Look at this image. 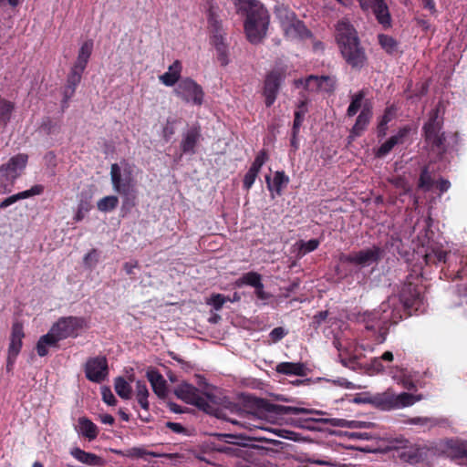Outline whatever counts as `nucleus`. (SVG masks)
Returning a JSON list of instances; mask_svg holds the SVG:
<instances>
[{
    "label": "nucleus",
    "mask_w": 467,
    "mask_h": 467,
    "mask_svg": "<svg viewBox=\"0 0 467 467\" xmlns=\"http://www.w3.org/2000/svg\"><path fill=\"white\" fill-rule=\"evenodd\" d=\"M265 181L267 183V188L270 192H275L277 194H280L283 188H285L288 182L289 178L283 171H276L274 175L273 181L269 176L265 177Z\"/></svg>",
    "instance_id": "393cba45"
},
{
    "label": "nucleus",
    "mask_w": 467,
    "mask_h": 467,
    "mask_svg": "<svg viewBox=\"0 0 467 467\" xmlns=\"http://www.w3.org/2000/svg\"><path fill=\"white\" fill-rule=\"evenodd\" d=\"M303 119H302V117H295L293 133L297 134V132L299 131V128L303 122Z\"/></svg>",
    "instance_id": "680f3d73"
},
{
    "label": "nucleus",
    "mask_w": 467,
    "mask_h": 467,
    "mask_svg": "<svg viewBox=\"0 0 467 467\" xmlns=\"http://www.w3.org/2000/svg\"><path fill=\"white\" fill-rule=\"evenodd\" d=\"M85 373L88 379L99 383L108 376V362L105 357L89 358L85 366Z\"/></svg>",
    "instance_id": "f8f14e48"
},
{
    "label": "nucleus",
    "mask_w": 467,
    "mask_h": 467,
    "mask_svg": "<svg viewBox=\"0 0 467 467\" xmlns=\"http://www.w3.org/2000/svg\"><path fill=\"white\" fill-rule=\"evenodd\" d=\"M75 429L79 435L87 438L88 441L95 440L99 433L97 426L86 417L78 418Z\"/></svg>",
    "instance_id": "aec40b11"
},
{
    "label": "nucleus",
    "mask_w": 467,
    "mask_h": 467,
    "mask_svg": "<svg viewBox=\"0 0 467 467\" xmlns=\"http://www.w3.org/2000/svg\"><path fill=\"white\" fill-rule=\"evenodd\" d=\"M362 99H363L362 93H358L353 97L352 101L348 109V115L349 117L354 116L358 111V109L361 108Z\"/></svg>",
    "instance_id": "a19ab883"
},
{
    "label": "nucleus",
    "mask_w": 467,
    "mask_h": 467,
    "mask_svg": "<svg viewBox=\"0 0 467 467\" xmlns=\"http://www.w3.org/2000/svg\"><path fill=\"white\" fill-rule=\"evenodd\" d=\"M26 195H27L26 192H19V193L14 194L12 196H9L2 201V202L0 203V208L5 209V208L14 204L15 202H16L19 200L26 199Z\"/></svg>",
    "instance_id": "49530a36"
},
{
    "label": "nucleus",
    "mask_w": 467,
    "mask_h": 467,
    "mask_svg": "<svg viewBox=\"0 0 467 467\" xmlns=\"http://www.w3.org/2000/svg\"><path fill=\"white\" fill-rule=\"evenodd\" d=\"M60 340L50 328L49 331L40 337L36 343V352L38 356L45 357L48 354L50 348H54L57 347V344Z\"/></svg>",
    "instance_id": "a211bd4d"
},
{
    "label": "nucleus",
    "mask_w": 467,
    "mask_h": 467,
    "mask_svg": "<svg viewBox=\"0 0 467 467\" xmlns=\"http://www.w3.org/2000/svg\"><path fill=\"white\" fill-rule=\"evenodd\" d=\"M258 173L249 170L247 173L244 176V186L245 189H250L252 185L254 183L255 179L257 177Z\"/></svg>",
    "instance_id": "603ef678"
},
{
    "label": "nucleus",
    "mask_w": 467,
    "mask_h": 467,
    "mask_svg": "<svg viewBox=\"0 0 467 467\" xmlns=\"http://www.w3.org/2000/svg\"><path fill=\"white\" fill-rule=\"evenodd\" d=\"M336 86V80L331 77H320V91L331 92Z\"/></svg>",
    "instance_id": "c03bdc74"
},
{
    "label": "nucleus",
    "mask_w": 467,
    "mask_h": 467,
    "mask_svg": "<svg viewBox=\"0 0 467 467\" xmlns=\"http://www.w3.org/2000/svg\"><path fill=\"white\" fill-rule=\"evenodd\" d=\"M379 42L381 47L388 53L392 54L397 51V42L394 38L387 35H379Z\"/></svg>",
    "instance_id": "4c0bfd02"
},
{
    "label": "nucleus",
    "mask_w": 467,
    "mask_h": 467,
    "mask_svg": "<svg viewBox=\"0 0 467 467\" xmlns=\"http://www.w3.org/2000/svg\"><path fill=\"white\" fill-rule=\"evenodd\" d=\"M225 302L226 297L221 294L213 295L207 300V304L213 306L215 310H220Z\"/></svg>",
    "instance_id": "a18cd8bd"
},
{
    "label": "nucleus",
    "mask_w": 467,
    "mask_h": 467,
    "mask_svg": "<svg viewBox=\"0 0 467 467\" xmlns=\"http://www.w3.org/2000/svg\"><path fill=\"white\" fill-rule=\"evenodd\" d=\"M336 31L337 41L347 62L353 67L363 66L366 57L359 47L356 30L348 20L343 19L338 22Z\"/></svg>",
    "instance_id": "f03ea898"
},
{
    "label": "nucleus",
    "mask_w": 467,
    "mask_h": 467,
    "mask_svg": "<svg viewBox=\"0 0 467 467\" xmlns=\"http://www.w3.org/2000/svg\"><path fill=\"white\" fill-rule=\"evenodd\" d=\"M335 346L338 350V358L341 364L352 368H354L356 361L365 356L364 352L374 350V347L366 342L356 346L347 340L337 339Z\"/></svg>",
    "instance_id": "0eeeda50"
},
{
    "label": "nucleus",
    "mask_w": 467,
    "mask_h": 467,
    "mask_svg": "<svg viewBox=\"0 0 467 467\" xmlns=\"http://www.w3.org/2000/svg\"><path fill=\"white\" fill-rule=\"evenodd\" d=\"M175 94L187 103L201 105L203 100V91L201 86L191 78L180 81L174 89Z\"/></svg>",
    "instance_id": "9d476101"
},
{
    "label": "nucleus",
    "mask_w": 467,
    "mask_h": 467,
    "mask_svg": "<svg viewBox=\"0 0 467 467\" xmlns=\"http://www.w3.org/2000/svg\"><path fill=\"white\" fill-rule=\"evenodd\" d=\"M84 262L89 267L93 266L97 262V253L95 250H92L88 254L85 255Z\"/></svg>",
    "instance_id": "5fc2aeb1"
},
{
    "label": "nucleus",
    "mask_w": 467,
    "mask_h": 467,
    "mask_svg": "<svg viewBox=\"0 0 467 467\" xmlns=\"http://www.w3.org/2000/svg\"><path fill=\"white\" fill-rule=\"evenodd\" d=\"M424 8L428 9L431 13H435V3L434 0H422Z\"/></svg>",
    "instance_id": "bf43d9fd"
},
{
    "label": "nucleus",
    "mask_w": 467,
    "mask_h": 467,
    "mask_svg": "<svg viewBox=\"0 0 467 467\" xmlns=\"http://www.w3.org/2000/svg\"><path fill=\"white\" fill-rule=\"evenodd\" d=\"M114 387L117 394L120 398L129 399L130 397L131 388L123 378H117L115 379Z\"/></svg>",
    "instance_id": "e433bc0d"
},
{
    "label": "nucleus",
    "mask_w": 467,
    "mask_h": 467,
    "mask_svg": "<svg viewBox=\"0 0 467 467\" xmlns=\"http://www.w3.org/2000/svg\"><path fill=\"white\" fill-rule=\"evenodd\" d=\"M147 378L150 381L154 393L160 397L164 398L167 394L166 380L161 374L154 369L147 371Z\"/></svg>",
    "instance_id": "412c9836"
},
{
    "label": "nucleus",
    "mask_w": 467,
    "mask_h": 467,
    "mask_svg": "<svg viewBox=\"0 0 467 467\" xmlns=\"http://www.w3.org/2000/svg\"><path fill=\"white\" fill-rule=\"evenodd\" d=\"M371 114L370 111L368 109H362L360 114L358 115L357 121L352 129L350 138L354 139L357 136H359V134L365 130L368 123L369 122Z\"/></svg>",
    "instance_id": "c85d7f7f"
},
{
    "label": "nucleus",
    "mask_w": 467,
    "mask_h": 467,
    "mask_svg": "<svg viewBox=\"0 0 467 467\" xmlns=\"http://www.w3.org/2000/svg\"><path fill=\"white\" fill-rule=\"evenodd\" d=\"M137 266L136 264H133V263H126L124 265V269L126 271L127 274L130 275L132 274V270L133 268H135Z\"/></svg>",
    "instance_id": "774afa93"
},
{
    "label": "nucleus",
    "mask_w": 467,
    "mask_h": 467,
    "mask_svg": "<svg viewBox=\"0 0 467 467\" xmlns=\"http://www.w3.org/2000/svg\"><path fill=\"white\" fill-rule=\"evenodd\" d=\"M181 72L182 64L176 60L169 67L164 74L159 77V79L163 85L171 87L179 80Z\"/></svg>",
    "instance_id": "b1692460"
},
{
    "label": "nucleus",
    "mask_w": 467,
    "mask_h": 467,
    "mask_svg": "<svg viewBox=\"0 0 467 467\" xmlns=\"http://www.w3.org/2000/svg\"><path fill=\"white\" fill-rule=\"evenodd\" d=\"M441 110L437 108L431 113L428 122L423 127L426 140L438 148L444 140V136L441 133Z\"/></svg>",
    "instance_id": "9b49d317"
},
{
    "label": "nucleus",
    "mask_w": 467,
    "mask_h": 467,
    "mask_svg": "<svg viewBox=\"0 0 467 467\" xmlns=\"http://www.w3.org/2000/svg\"><path fill=\"white\" fill-rule=\"evenodd\" d=\"M437 187L441 192H444L449 190V188L451 187V183L449 181L441 179L437 182Z\"/></svg>",
    "instance_id": "6e6d98bb"
},
{
    "label": "nucleus",
    "mask_w": 467,
    "mask_h": 467,
    "mask_svg": "<svg viewBox=\"0 0 467 467\" xmlns=\"http://www.w3.org/2000/svg\"><path fill=\"white\" fill-rule=\"evenodd\" d=\"M101 393H102V399L105 403H107L108 405H110V406H114L116 404L117 400L109 389L102 388Z\"/></svg>",
    "instance_id": "8fccbe9b"
},
{
    "label": "nucleus",
    "mask_w": 467,
    "mask_h": 467,
    "mask_svg": "<svg viewBox=\"0 0 467 467\" xmlns=\"http://www.w3.org/2000/svg\"><path fill=\"white\" fill-rule=\"evenodd\" d=\"M13 110V105L6 100H0V119L5 123L9 119L10 114Z\"/></svg>",
    "instance_id": "37998d69"
},
{
    "label": "nucleus",
    "mask_w": 467,
    "mask_h": 467,
    "mask_svg": "<svg viewBox=\"0 0 467 467\" xmlns=\"http://www.w3.org/2000/svg\"><path fill=\"white\" fill-rule=\"evenodd\" d=\"M41 192H42V188L40 186H34L30 190L24 191L23 192H26V194H27L26 198H28L30 196L39 194V193H41Z\"/></svg>",
    "instance_id": "052dcab7"
},
{
    "label": "nucleus",
    "mask_w": 467,
    "mask_h": 467,
    "mask_svg": "<svg viewBox=\"0 0 467 467\" xmlns=\"http://www.w3.org/2000/svg\"><path fill=\"white\" fill-rule=\"evenodd\" d=\"M410 422L411 424L427 426V427L432 425V423H433L432 420H431L429 418H423V417L412 418L411 420H410Z\"/></svg>",
    "instance_id": "864d4df0"
},
{
    "label": "nucleus",
    "mask_w": 467,
    "mask_h": 467,
    "mask_svg": "<svg viewBox=\"0 0 467 467\" xmlns=\"http://www.w3.org/2000/svg\"><path fill=\"white\" fill-rule=\"evenodd\" d=\"M318 244H319V242L317 239H312L307 242L299 241L298 243L296 244V245L299 249L300 255H305L306 254L316 250L317 248Z\"/></svg>",
    "instance_id": "58836bf2"
},
{
    "label": "nucleus",
    "mask_w": 467,
    "mask_h": 467,
    "mask_svg": "<svg viewBox=\"0 0 467 467\" xmlns=\"http://www.w3.org/2000/svg\"><path fill=\"white\" fill-rule=\"evenodd\" d=\"M92 50L93 41L91 39L84 41L79 47L78 57L73 66L78 69L85 70L89 60V57L92 54Z\"/></svg>",
    "instance_id": "5701e85b"
},
{
    "label": "nucleus",
    "mask_w": 467,
    "mask_h": 467,
    "mask_svg": "<svg viewBox=\"0 0 467 467\" xmlns=\"http://www.w3.org/2000/svg\"><path fill=\"white\" fill-rule=\"evenodd\" d=\"M368 7H372L374 13L378 20L383 24L387 25L389 23V16L387 9V5H385L383 0H372Z\"/></svg>",
    "instance_id": "c756f323"
},
{
    "label": "nucleus",
    "mask_w": 467,
    "mask_h": 467,
    "mask_svg": "<svg viewBox=\"0 0 467 467\" xmlns=\"http://www.w3.org/2000/svg\"><path fill=\"white\" fill-rule=\"evenodd\" d=\"M238 10L246 14L244 31L247 39L253 44L260 43L265 36L269 16L263 5L255 0H234Z\"/></svg>",
    "instance_id": "f257e3e1"
},
{
    "label": "nucleus",
    "mask_w": 467,
    "mask_h": 467,
    "mask_svg": "<svg viewBox=\"0 0 467 467\" xmlns=\"http://www.w3.org/2000/svg\"><path fill=\"white\" fill-rule=\"evenodd\" d=\"M208 29L211 44L216 49L218 60L222 65H227L229 62V50L225 34L221 20L213 12L209 14Z\"/></svg>",
    "instance_id": "423d86ee"
},
{
    "label": "nucleus",
    "mask_w": 467,
    "mask_h": 467,
    "mask_svg": "<svg viewBox=\"0 0 467 467\" xmlns=\"http://www.w3.org/2000/svg\"><path fill=\"white\" fill-rule=\"evenodd\" d=\"M262 283L261 275L255 272L244 274L238 281L237 285H248L253 287L260 286Z\"/></svg>",
    "instance_id": "c9c22d12"
},
{
    "label": "nucleus",
    "mask_w": 467,
    "mask_h": 467,
    "mask_svg": "<svg viewBox=\"0 0 467 467\" xmlns=\"http://www.w3.org/2000/svg\"><path fill=\"white\" fill-rule=\"evenodd\" d=\"M303 119H302V117H295L293 133L297 134V132L299 131V128L303 122Z\"/></svg>",
    "instance_id": "e2e57ef3"
},
{
    "label": "nucleus",
    "mask_w": 467,
    "mask_h": 467,
    "mask_svg": "<svg viewBox=\"0 0 467 467\" xmlns=\"http://www.w3.org/2000/svg\"><path fill=\"white\" fill-rule=\"evenodd\" d=\"M306 111V105H305V103H302L298 107L297 110L295 112V117H302V119H304Z\"/></svg>",
    "instance_id": "69168bd1"
},
{
    "label": "nucleus",
    "mask_w": 467,
    "mask_h": 467,
    "mask_svg": "<svg viewBox=\"0 0 467 467\" xmlns=\"http://www.w3.org/2000/svg\"><path fill=\"white\" fill-rule=\"evenodd\" d=\"M313 410H309L305 408L300 407H292V406H282V405H269L265 409V410L259 411L256 414L249 415L246 420L243 421L238 420H231L234 424H240L241 426L253 430V429H261V430H268L264 421L267 422H275L279 416L285 414H309L313 413Z\"/></svg>",
    "instance_id": "7ed1b4c3"
},
{
    "label": "nucleus",
    "mask_w": 467,
    "mask_h": 467,
    "mask_svg": "<svg viewBox=\"0 0 467 467\" xmlns=\"http://www.w3.org/2000/svg\"><path fill=\"white\" fill-rule=\"evenodd\" d=\"M393 360V354L390 351H386L379 358H375L371 360L370 369L374 373H380L384 370V366L382 365V361L390 362Z\"/></svg>",
    "instance_id": "f704fd0d"
},
{
    "label": "nucleus",
    "mask_w": 467,
    "mask_h": 467,
    "mask_svg": "<svg viewBox=\"0 0 467 467\" xmlns=\"http://www.w3.org/2000/svg\"><path fill=\"white\" fill-rule=\"evenodd\" d=\"M110 178L113 189L118 193L127 194L130 189V178L119 164L114 163L110 168Z\"/></svg>",
    "instance_id": "f3484780"
},
{
    "label": "nucleus",
    "mask_w": 467,
    "mask_h": 467,
    "mask_svg": "<svg viewBox=\"0 0 467 467\" xmlns=\"http://www.w3.org/2000/svg\"><path fill=\"white\" fill-rule=\"evenodd\" d=\"M420 396H415L406 392L397 394L391 389H388L383 392L367 397L364 401L372 404L378 409L391 410L411 406L420 400Z\"/></svg>",
    "instance_id": "20e7f679"
},
{
    "label": "nucleus",
    "mask_w": 467,
    "mask_h": 467,
    "mask_svg": "<svg viewBox=\"0 0 467 467\" xmlns=\"http://www.w3.org/2000/svg\"><path fill=\"white\" fill-rule=\"evenodd\" d=\"M199 138V132L196 130H189L182 141V149L185 153H192L194 152V148L197 143Z\"/></svg>",
    "instance_id": "7c9ffc66"
},
{
    "label": "nucleus",
    "mask_w": 467,
    "mask_h": 467,
    "mask_svg": "<svg viewBox=\"0 0 467 467\" xmlns=\"http://www.w3.org/2000/svg\"><path fill=\"white\" fill-rule=\"evenodd\" d=\"M168 427L176 432H181L183 429L181 424L175 422H169Z\"/></svg>",
    "instance_id": "338daca9"
},
{
    "label": "nucleus",
    "mask_w": 467,
    "mask_h": 467,
    "mask_svg": "<svg viewBox=\"0 0 467 467\" xmlns=\"http://www.w3.org/2000/svg\"><path fill=\"white\" fill-rule=\"evenodd\" d=\"M266 159H267V157L265 152L262 151V152L258 153L249 170H251L256 173H259V171H260L262 166L264 165V163L265 162Z\"/></svg>",
    "instance_id": "de8ad7c7"
},
{
    "label": "nucleus",
    "mask_w": 467,
    "mask_h": 467,
    "mask_svg": "<svg viewBox=\"0 0 467 467\" xmlns=\"http://www.w3.org/2000/svg\"><path fill=\"white\" fill-rule=\"evenodd\" d=\"M25 337L23 326L20 323H15L12 327V333L10 337V344L8 348V355H7V370H11L16 357L18 356L21 348H22V340Z\"/></svg>",
    "instance_id": "ddd939ff"
},
{
    "label": "nucleus",
    "mask_w": 467,
    "mask_h": 467,
    "mask_svg": "<svg viewBox=\"0 0 467 467\" xmlns=\"http://www.w3.org/2000/svg\"><path fill=\"white\" fill-rule=\"evenodd\" d=\"M409 131L410 129L407 127L400 129L396 135L389 138L379 148L376 155L380 158L386 156L394 148V146L404 142V139L408 135Z\"/></svg>",
    "instance_id": "6ab92c4d"
},
{
    "label": "nucleus",
    "mask_w": 467,
    "mask_h": 467,
    "mask_svg": "<svg viewBox=\"0 0 467 467\" xmlns=\"http://www.w3.org/2000/svg\"><path fill=\"white\" fill-rule=\"evenodd\" d=\"M70 454L79 462L88 465H101V460L94 453L87 452L79 448H73Z\"/></svg>",
    "instance_id": "bb28decb"
},
{
    "label": "nucleus",
    "mask_w": 467,
    "mask_h": 467,
    "mask_svg": "<svg viewBox=\"0 0 467 467\" xmlns=\"http://www.w3.org/2000/svg\"><path fill=\"white\" fill-rule=\"evenodd\" d=\"M136 396L137 400L144 410H147L149 408V401H148V396H149V390L147 389V386L145 383L141 381H138L136 383Z\"/></svg>",
    "instance_id": "72a5a7b5"
},
{
    "label": "nucleus",
    "mask_w": 467,
    "mask_h": 467,
    "mask_svg": "<svg viewBox=\"0 0 467 467\" xmlns=\"http://www.w3.org/2000/svg\"><path fill=\"white\" fill-rule=\"evenodd\" d=\"M87 327V322L84 318L68 317L60 318L55 323L51 329L59 340L70 337H77L78 333Z\"/></svg>",
    "instance_id": "1a4fd4ad"
},
{
    "label": "nucleus",
    "mask_w": 467,
    "mask_h": 467,
    "mask_svg": "<svg viewBox=\"0 0 467 467\" xmlns=\"http://www.w3.org/2000/svg\"><path fill=\"white\" fill-rule=\"evenodd\" d=\"M379 258V249L377 247L368 248L359 252L352 253L345 256V261L362 267L371 265Z\"/></svg>",
    "instance_id": "2eb2a0df"
},
{
    "label": "nucleus",
    "mask_w": 467,
    "mask_h": 467,
    "mask_svg": "<svg viewBox=\"0 0 467 467\" xmlns=\"http://www.w3.org/2000/svg\"><path fill=\"white\" fill-rule=\"evenodd\" d=\"M394 116V112L392 109H388L385 114L383 115L379 126H378V132L379 136H384L386 134V126L389 121L391 120V119Z\"/></svg>",
    "instance_id": "79ce46f5"
},
{
    "label": "nucleus",
    "mask_w": 467,
    "mask_h": 467,
    "mask_svg": "<svg viewBox=\"0 0 467 467\" xmlns=\"http://www.w3.org/2000/svg\"><path fill=\"white\" fill-rule=\"evenodd\" d=\"M419 186L424 190H429L432 186L431 175L426 170L420 175Z\"/></svg>",
    "instance_id": "09e8293b"
},
{
    "label": "nucleus",
    "mask_w": 467,
    "mask_h": 467,
    "mask_svg": "<svg viewBox=\"0 0 467 467\" xmlns=\"http://www.w3.org/2000/svg\"><path fill=\"white\" fill-rule=\"evenodd\" d=\"M327 317V311H321L314 317V322L318 326Z\"/></svg>",
    "instance_id": "13d9d810"
},
{
    "label": "nucleus",
    "mask_w": 467,
    "mask_h": 467,
    "mask_svg": "<svg viewBox=\"0 0 467 467\" xmlns=\"http://www.w3.org/2000/svg\"><path fill=\"white\" fill-rule=\"evenodd\" d=\"M100 420L104 423V424H113L114 422V418L109 415V414H103L100 416Z\"/></svg>",
    "instance_id": "0e129e2a"
},
{
    "label": "nucleus",
    "mask_w": 467,
    "mask_h": 467,
    "mask_svg": "<svg viewBox=\"0 0 467 467\" xmlns=\"http://www.w3.org/2000/svg\"><path fill=\"white\" fill-rule=\"evenodd\" d=\"M283 79L284 73L280 70H274L267 75L263 91L266 107L274 104Z\"/></svg>",
    "instance_id": "4468645a"
},
{
    "label": "nucleus",
    "mask_w": 467,
    "mask_h": 467,
    "mask_svg": "<svg viewBox=\"0 0 467 467\" xmlns=\"http://www.w3.org/2000/svg\"><path fill=\"white\" fill-rule=\"evenodd\" d=\"M175 395L186 403L202 407L204 400L201 396L200 391L191 384L183 382L180 384L174 390Z\"/></svg>",
    "instance_id": "dca6fc26"
},
{
    "label": "nucleus",
    "mask_w": 467,
    "mask_h": 467,
    "mask_svg": "<svg viewBox=\"0 0 467 467\" xmlns=\"http://www.w3.org/2000/svg\"><path fill=\"white\" fill-rule=\"evenodd\" d=\"M285 335H286V331L283 327H279L274 328L270 332L269 337L273 342H277L280 339H282Z\"/></svg>",
    "instance_id": "3c124183"
},
{
    "label": "nucleus",
    "mask_w": 467,
    "mask_h": 467,
    "mask_svg": "<svg viewBox=\"0 0 467 467\" xmlns=\"http://www.w3.org/2000/svg\"><path fill=\"white\" fill-rule=\"evenodd\" d=\"M276 16L281 24L285 35L289 39L304 38L308 31L301 21L296 19L295 14L286 6L281 5L276 8Z\"/></svg>",
    "instance_id": "6e6552de"
},
{
    "label": "nucleus",
    "mask_w": 467,
    "mask_h": 467,
    "mask_svg": "<svg viewBox=\"0 0 467 467\" xmlns=\"http://www.w3.org/2000/svg\"><path fill=\"white\" fill-rule=\"evenodd\" d=\"M276 371L286 375L304 376L306 368L301 363L283 362L277 365Z\"/></svg>",
    "instance_id": "cd10ccee"
},
{
    "label": "nucleus",
    "mask_w": 467,
    "mask_h": 467,
    "mask_svg": "<svg viewBox=\"0 0 467 467\" xmlns=\"http://www.w3.org/2000/svg\"><path fill=\"white\" fill-rule=\"evenodd\" d=\"M126 456L130 457V458L147 459L148 456L157 457L158 455L154 452L148 451L144 450L143 448L135 447V448L130 449L127 451Z\"/></svg>",
    "instance_id": "ea45409f"
},
{
    "label": "nucleus",
    "mask_w": 467,
    "mask_h": 467,
    "mask_svg": "<svg viewBox=\"0 0 467 467\" xmlns=\"http://www.w3.org/2000/svg\"><path fill=\"white\" fill-rule=\"evenodd\" d=\"M297 87H303L310 92L320 91V77L309 76L305 80L298 79L296 81Z\"/></svg>",
    "instance_id": "473e14b6"
},
{
    "label": "nucleus",
    "mask_w": 467,
    "mask_h": 467,
    "mask_svg": "<svg viewBox=\"0 0 467 467\" xmlns=\"http://www.w3.org/2000/svg\"><path fill=\"white\" fill-rule=\"evenodd\" d=\"M399 456L404 462L415 464L420 462L425 456V449L416 445H410L402 449Z\"/></svg>",
    "instance_id": "4be33fe9"
},
{
    "label": "nucleus",
    "mask_w": 467,
    "mask_h": 467,
    "mask_svg": "<svg viewBox=\"0 0 467 467\" xmlns=\"http://www.w3.org/2000/svg\"><path fill=\"white\" fill-rule=\"evenodd\" d=\"M119 198L115 195H109L101 198L97 202V208L102 213H109L117 208Z\"/></svg>",
    "instance_id": "2f4dec72"
},
{
    "label": "nucleus",
    "mask_w": 467,
    "mask_h": 467,
    "mask_svg": "<svg viewBox=\"0 0 467 467\" xmlns=\"http://www.w3.org/2000/svg\"><path fill=\"white\" fill-rule=\"evenodd\" d=\"M27 163V155L17 154L0 166V191L9 192L16 180L23 173Z\"/></svg>",
    "instance_id": "39448f33"
},
{
    "label": "nucleus",
    "mask_w": 467,
    "mask_h": 467,
    "mask_svg": "<svg viewBox=\"0 0 467 467\" xmlns=\"http://www.w3.org/2000/svg\"><path fill=\"white\" fill-rule=\"evenodd\" d=\"M83 71V69H78L74 66L72 67L71 71L67 77V86L64 91L66 99L71 98L74 94L76 87L81 80Z\"/></svg>",
    "instance_id": "a878e982"
},
{
    "label": "nucleus",
    "mask_w": 467,
    "mask_h": 467,
    "mask_svg": "<svg viewBox=\"0 0 467 467\" xmlns=\"http://www.w3.org/2000/svg\"><path fill=\"white\" fill-rule=\"evenodd\" d=\"M255 288V295L259 299H266L268 297L267 294L264 290V285L261 284L260 286H256Z\"/></svg>",
    "instance_id": "4d7b16f0"
}]
</instances>
